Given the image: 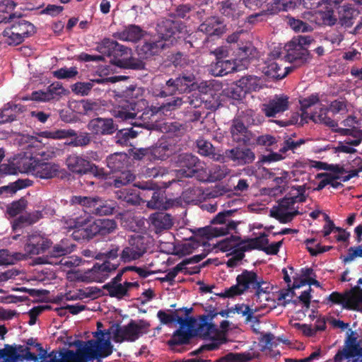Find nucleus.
<instances>
[{"label": "nucleus", "instance_id": "b1692460", "mask_svg": "<svg viewBox=\"0 0 362 362\" xmlns=\"http://www.w3.org/2000/svg\"><path fill=\"white\" fill-rule=\"evenodd\" d=\"M145 33L146 32L140 26L131 24L126 26L122 31L115 33L113 36L119 40L136 43L144 36Z\"/></svg>", "mask_w": 362, "mask_h": 362}, {"label": "nucleus", "instance_id": "5fc2aeb1", "mask_svg": "<svg viewBox=\"0 0 362 362\" xmlns=\"http://www.w3.org/2000/svg\"><path fill=\"white\" fill-rule=\"evenodd\" d=\"M356 10L351 6H344L339 20L341 26L350 28L354 23Z\"/></svg>", "mask_w": 362, "mask_h": 362}, {"label": "nucleus", "instance_id": "c9c22d12", "mask_svg": "<svg viewBox=\"0 0 362 362\" xmlns=\"http://www.w3.org/2000/svg\"><path fill=\"white\" fill-rule=\"evenodd\" d=\"M95 236L106 235L112 233L117 228V223L113 219H98L94 221Z\"/></svg>", "mask_w": 362, "mask_h": 362}, {"label": "nucleus", "instance_id": "5701e85b", "mask_svg": "<svg viewBox=\"0 0 362 362\" xmlns=\"http://www.w3.org/2000/svg\"><path fill=\"white\" fill-rule=\"evenodd\" d=\"M288 60L296 66H302L312 59V55L306 48L290 47L289 42L286 45Z\"/></svg>", "mask_w": 362, "mask_h": 362}, {"label": "nucleus", "instance_id": "f704fd0d", "mask_svg": "<svg viewBox=\"0 0 362 362\" xmlns=\"http://www.w3.org/2000/svg\"><path fill=\"white\" fill-rule=\"evenodd\" d=\"M281 66L282 64L278 62L269 59L267 62V66L264 67L263 72L276 81L281 80L288 75V71H282Z\"/></svg>", "mask_w": 362, "mask_h": 362}, {"label": "nucleus", "instance_id": "aec40b11", "mask_svg": "<svg viewBox=\"0 0 362 362\" xmlns=\"http://www.w3.org/2000/svg\"><path fill=\"white\" fill-rule=\"evenodd\" d=\"M257 77L251 76L243 77L235 84V88H231L230 97L235 100H240L242 96L250 90H256L259 87L257 84Z\"/></svg>", "mask_w": 362, "mask_h": 362}, {"label": "nucleus", "instance_id": "6e6552de", "mask_svg": "<svg viewBox=\"0 0 362 362\" xmlns=\"http://www.w3.org/2000/svg\"><path fill=\"white\" fill-rule=\"evenodd\" d=\"M96 49L103 55L111 57L110 62L117 66H123V60L130 49L117 41L105 38L98 44Z\"/></svg>", "mask_w": 362, "mask_h": 362}, {"label": "nucleus", "instance_id": "0eeeda50", "mask_svg": "<svg viewBox=\"0 0 362 362\" xmlns=\"http://www.w3.org/2000/svg\"><path fill=\"white\" fill-rule=\"evenodd\" d=\"M119 247L112 246V247L105 252V261L102 264L95 263L91 269H90L87 274H89V277L91 278L92 281H95L99 279L100 276H107L108 273L115 271L122 259L119 257Z\"/></svg>", "mask_w": 362, "mask_h": 362}, {"label": "nucleus", "instance_id": "39448f33", "mask_svg": "<svg viewBox=\"0 0 362 362\" xmlns=\"http://www.w3.org/2000/svg\"><path fill=\"white\" fill-rule=\"evenodd\" d=\"M107 166L112 173L120 172L113 180V186L119 188L133 182L135 175L130 171L124 170L129 163V158L125 153H115L107 156Z\"/></svg>", "mask_w": 362, "mask_h": 362}, {"label": "nucleus", "instance_id": "f03ea898", "mask_svg": "<svg viewBox=\"0 0 362 362\" xmlns=\"http://www.w3.org/2000/svg\"><path fill=\"white\" fill-rule=\"evenodd\" d=\"M117 96L114 116L122 121H129L146 105V100L143 98V90L136 86H129Z\"/></svg>", "mask_w": 362, "mask_h": 362}, {"label": "nucleus", "instance_id": "dca6fc26", "mask_svg": "<svg viewBox=\"0 0 362 362\" xmlns=\"http://www.w3.org/2000/svg\"><path fill=\"white\" fill-rule=\"evenodd\" d=\"M182 204L180 198H168L164 191L159 188L152 193L151 200L147 202V206L153 209L168 210Z\"/></svg>", "mask_w": 362, "mask_h": 362}, {"label": "nucleus", "instance_id": "de8ad7c7", "mask_svg": "<svg viewBox=\"0 0 362 362\" xmlns=\"http://www.w3.org/2000/svg\"><path fill=\"white\" fill-rule=\"evenodd\" d=\"M247 244L241 246L245 252L251 250H258L262 251L264 247L269 244L267 235L264 233H261L258 237L250 238L247 240Z\"/></svg>", "mask_w": 362, "mask_h": 362}, {"label": "nucleus", "instance_id": "ea45409f", "mask_svg": "<svg viewBox=\"0 0 362 362\" xmlns=\"http://www.w3.org/2000/svg\"><path fill=\"white\" fill-rule=\"evenodd\" d=\"M140 132L131 127L124 128L117 132L115 136L116 144L121 146H128L131 139H135Z\"/></svg>", "mask_w": 362, "mask_h": 362}, {"label": "nucleus", "instance_id": "58836bf2", "mask_svg": "<svg viewBox=\"0 0 362 362\" xmlns=\"http://www.w3.org/2000/svg\"><path fill=\"white\" fill-rule=\"evenodd\" d=\"M153 115V112L148 108V102L146 101L145 108H142L136 117L129 119L131 121L135 119V122H131V124L136 127H145L148 129L151 125V117Z\"/></svg>", "mask_w": 362, "mask_h": 362}, {"label": "nucleus", "instance_id": "9b49d317", "mask_svg": "<svg viewBox=\"0 0 362 362\" xmlns=\"http://www.w3.org/2000/svg\"><path fill=\"white\" fill-rule=\"evenodd\" d=\"M146 238L140 235H132L129 244L120 253V259L124 262H129L139 259L146 252Z\"/></svg>", "mask_w": 362, "mask_h": 362}, {"label": "nucleus", "instance_id": "1a4fd4ad", "mask_svg": "<svg viewBox=\"0 0 362 362\" xmlns=\"http://www.w3.org/2000/svg\"><path fill=\"white\" fill-rule=\"evenodd\" d=\"M259 276L253 271L244 269L236 277V284L228 288V298L243 294L245 292H253V288L258 287Z\"/></svg>", "mask_w": 362, "mask_h": 362}, {"label": "nucleus", "instance_id": "a18cd8bd", "mask_svg": "<svg viewBox=\"0 0 362 362\" xmlns=\"http://www.w3.org/2000/svg\"><path fill=\"white\" fill-rule=\"evenodd\" d=\"M296 6L295 0H272L267 10L271 14L293 9Z\"/></svg>", "mask_w": 362, "mask_h": 362}, {"label": "nucleus", "instance_id": "a878e982", "mask_svg": "<svg viewBox=\"0 0 362 362\" xmlns=\"http://www.w3.org/2000/svg\"><path fill=\"white\" fill-rule=\"evenodd\" d=\"M149 221L156 233L168 230L173 226L172 216L165 212L152 214L149 217Z\"/></svg>", "mask_w": 362, "mask_h": 362}, {"label": "nucleus", "instance_id": "13d9d810", "mask_svg": "<svg viewBox=\"0 0 362 362\" xmlns=\"http://www.w3.org/2000/svg\"><path fill=\"white\" fill-rule=\"evenodd\" d=\"M189 128H191V127H189L187 122L180 123L178 122H173L166 123L165 124L166 131L175 136H180L184 135Z\"/></svg>", "mask_w": 362, "mask_h": 362}, {"label": "nucleus", "instance_id": "4be33fe9", "mask_svg": "<svg viewBox=\"0 0 362 362\" xmlns=\"http://www.w3.org/2000/svg\"><path fill=\"white\" fill-rule=\"evenodd\" d=\"M194 337V333L192 334L190 331H187L180 327L173 333L170 339L168 341V344L173 351L182 352L184 349H180L177 347L189 344Z\"/></svg>", "mask_w": 362, "mask_h": 362}, {"label": "nucleus", "instance_id": "9d476101", "mask_svg": "<svg viewBox=\"0 0 362 362\" xmlns=\"http://www.w3.org/2000/svg\"><path fill=\"white\" fill-rule=\"evenodd\" d=\"M85 351L89 355L90 360L101 362L103 358L110 356L113 352V346L110 337L88 340L85 344Z\"/></svg>", "mask_w": 362, "mask_h": 362}, {"label": "nucleus", "instance_id": "412c9836", "mask_svg": "<svg viewBox=\"0 0 362 362\" xmlns=\"http://www.w3.org/2000/svg\"><path fill=\"white\" fill-rule=\"evenodd\" d=\"M288 97L281 95L270 100L268 103L262 104V111L268 117H275L276 114L288 109Z\"/></svg>", "mask_w": 362, "mask_h": 362}, {"label": "nucleus", "instance_id": "2f4dec72", "mask_svg": "<svg viewBox=\"0 0 362 362\" xmlns=\"http://www.w3.org/2000/svg\"><path fill=\"white\" fill-rule=\"evenodd\" d=\"M95 204L93 215L99 216L112 215L117 208V204L115 201L101 197H98Z\"/></svg>", "mask_w": 362, "mask_h": 362}, {"label": "nucleus", "instance_id": "774afa93", "mask_svg": "<svg viewBox=\"0 0 362 362\" xmlns=\"http://www.w3.org/2000/svg\"><path fill=\"white\" fill-rule=\"evenodd\" d=\"M2 351L5 362H19L20 356L14 346L6 344Z\"/></svg>", "mask_w": 362, "mask_h": 362}, {"label": "nucleus", "instance_id": "864d4df0", "mask_svg": "<svg viewBox=\"0 0 362 362\" xmlns=\"http://www.w3.org/2000/svg\"><path fill=\"white\" fill-rule=\"evenodd\" d=\"M80 104L82 107L81 113L85 115L93 116L102 110V105L98 101L81 100Z\"/></svg>", "mask_w": 362, "mask_h": 362}, {"label": "nucleus", "instance_id": "3c124183", "mask_svg": "<svg viewBox=\"0 0 362 362\" xmlns=\"http://www.w3.org/2000/svg\"><path fill=\"white\" fill-rule=\"evenodd\" d=\"M103 288L108 292L110 297L122 299L125 296H129L124 283L117 284H105Z\"/></svg>", "mask_w": 362, "mask_h": 362}, {"label": "nucleus", "instance_id": "393cba45", "mask_svg": "<svg viewBox=\"0 0 362 362\" xmlns=\"http://www.w3.org/2000/svg\"><path fill=\"white\" fill-rule=\"evenodd\" d=\"M230 158L238 165L252 163L255 159V155L251 149L245 147H235L229 151Z\"/></svg>", "mask_w": 362, "mask_h": 362}, {"label": "nucleus", "instance_id": "473e14b6", "mask_svg": "<svg viewBox=\"0 0 362 362\" xmlns=\"http://www.w3.org/2000/svg\"><path fill=\"white\" fill-rule=\"evenodd\" d=\"M165 43L163 40H149L145 42L140 48V52L145 58L158 55L165 47Z\"/></svg>", "mask_w": 362, "mask_h": 362}, {"label": "nucleus", "instance_id": "ddd939ff", "mask_svg": "<svg viewBox=\"0 0 362 362\" xmlns=\"http://www.w3.org/2000/svg\"><path fill=\"white\" fill-rule=\"evenodd\" d=\"M71 236L76 241H88L95 237L94 221L88 217H77L74 220Z\"/></svg>", "mask_w": 362, "mask_h": 362}, {"label": "nucleus", "instance_id": "e2e57ef3", "mask_svg": "<svg viewBox=\"0 0 362 362\" xmlns=\"http://www.w3.org/2000/svg\"><path fill=\"white\" fill-rule=\"evenodd\" d=\"M298 214H300V212L298 210H295L291 212H287L286 211L281 209H272L271 211V216L279 220L281 223H286L291 221L293 218Z\"/></svg>", "mask_w": 362, "mask_h": 362}, {"label": "nucleus", "instance_id": "0e129e2a", "mask_svg": "<svg viewBox=\"0 0 362 362\" xmlns=\"http://www.w3.org/2000/svg\"><path fill=\"white\" fill-rule=\"evenodd\" d=\"M52 74L54 77L58 79H71L74 78L78 74V71L76 66L62 67L54 71Z\"/></svg>", "mask_w": 362, "mask_h": 362}, {"label": "nucleus", "instance_id": "c03bdc74", "mask_svg": "<svg viewBox=\"0 0 362 362\" xmlns=\"http://www.w3.org/2000/svg\"><path fill=\"white\" fill-rule=\"evenodd\" d=\"M346 344L347 347L344 350L343 354L346 358L362 355V351L357 343L354 332L351 331V334L347 337Z\"/></svg>", "mask_w": 362, "mask_h": 362}, {"label": "nucleus", "instance_id": "4c0bfd02", "mask_svg": "<svg viewBox=\"0 0 362 362\" xmlns=\"http://www.w3.org/2000/svg\"><path fill=\"white\" fill-rule=\"evenodd\" d=\"M195 76L192 74H182L173 79L175 86L177 87V92L182 93L191 91L196 86Z\"/></svg>", "mask_w": 362, "mask_h": 362}, {"label": "nucleus", "instance_id": "338daca9", "mask_svg": "<svg viewBox=\"0 0 362 362\" xmlns=\"http://www.w3.org/2000/svg\"><path fill=\"white\" fill-rule=\"evenodd\" d=\"M18 351L19 357V362L25 361H33L34 362L38 361V357L34 353H31L30 348L23 345H18L14 346Z\"/></svg>", "mask_w": 362, "mask_h": 362}, {"label": "nucleus", "instance_id": "f3484780", "mask_svg": "<svg viewBox=\"0 0 362 362\" xmlns=\"http://www.w3.org/2000/svg\"><path fill=\"white\" fill-rule=\"evenodd\" d=\"M88 129L94 135H110L116 132L117 126L111 118L97 117L89 121Z\"/></svg>", "mask_w": 362, "mask_h": 362}, {"label": "nucleus", "instance_id": "052dcab7", "mask_svg": "<svg viewBox=\"0 0 362 362\" xmlns=\"http://www.w3.org/2000/svg\"><path fill=\"white\" fill-rule=\"evenodd\" d=\"M27 206V200L23 197L14 201L7 206L6 212L11 216L15 217L23 212Z\"/></svg>", "mask_w": 362, "mask_h": 362}, {"label": "nucleus", "instance_id": "4d7b16f0", "mask_svg": "<svg viewBox=\"0 0 362 362\" xmlns=\"http://www.w3.org/2000/svg\"><path fill=\"white\" fill-rule=\"evenodd\" d=\"M240 223V221L228 220V252L230 250L229 245L232 242L240 241V243H244L241 240L240 234L237 230V226Z\"/></svg>", "mask_w": 362, "mask_h": 362}, {"label": "nucleus", "instance_id": "f8f14e48", "mask_svg": "<svg viewBox=\"0 0 362 362\" xmlns=\"http://www.w3.org/2000/svg\"><path fill=\"white\" fill-rule=\"evenodd\" d=\"M52 242L51 240L35 233L27 236L24 245L25 254H19L24 258L33 257L45 252L51 247Z\"/></svg>", "mask_w": 362, "mask_h": 362}, {"label": "nucleus", "instance_id": "37998d69", "mask_svg": "<svg viewBox=\"0 0 362 362\" xmlns=\"http://www.w3.org/2000/svg\"><path fill=\"white\" fill-rule=\"evenodd\" d=\"M177 92V87L175 86L173 78L166 81L164 84L156 86L154 88L153 93L156 97L166 98L173 95Z\"/></svg>", "mask_w": 362, "mask_h": 362}, {"label": "nucleus", "instance_id": "20e7f679", "mask_svg": "<svg viewBox=\"0 0 362 362\" xmlns=\"http://www.w3.org/2000/svg\"><path fill=\"white\" fill-rule=\"evenodd\" d=\"M17 21L4 28L2 35L5 42L10 46H16L36 33L35 26L30 22L21 18V14H16Z\"/></svg>", "mask_w": 362, "mask_h": 362}, {"label": "nucleus", "instance_id": "6ab92c4d", "mask_svg": "<svg viewBox=\"0 0 362 362\" xmlns=\"http://www.w3.org/2000/svg\"><path fill=\"white\" fill-rule=\"evenodd\" d=\"M230 134L233 141L244 145L250 144L251 139L253 137L252 133L247 129L239 118H235L233 120Z\"/></svg>", "mask_w": 362, "mask_h": 362}, {"label": "nucleus", "instance_id": "bb28decb", "mask_svg": "<svg viewBox=\"0 0 362 362\" xmlns=\"http://www.w3.org/2000/svg\"><path fill=\"white\" fill-rule=\"evenodd\" d=\"M253 310L244 303L236 304L234 307L228 308V318L234 317L235 315L239 317L245 316L246 322H257L258 324L259 318L253 315Z\"/></svg>", "mask_w": 362, "mask_h": 362}, {"label": "nucleus", "instance_id": "c85d7f7f", "mask_svg": "<svg viewBox=\"0 0 362 362\" xmlns=\"http://www.w3.org/2000/svg\"><path fill=\"white\" fill-rule=\"evenodd\" d=\"M211 54L216 57V62L211 65V74L214 76H224L226 75V60L224 58L226 57L225 54V50L223 47H218L214 51L211 52Z\"/></svg>", "mask_w": 362, "mask_h": 362}, {"label": "nucleus", "instance_id": "79ce46f5", "mask_svg": "<svg viewBox=\"0 0 362 362\" xmlns=\"http://www.w3.org/2000/svg\"><path fill=\"white\" fill-rule=\"evenodd\" d=\"M197 235L201 238L210 240L214 238L226 235V227L206 226L197 229Z\"/></svg>", "mask_w": 362, "mask_h": 362}, {"label": "nucleus", "instance_id": "423d86ee", "mask_svg": "<svg viewBox=\"0 0 362 362\" xmlns=\"http://www.w3.org/2000/svg\"><path fill=\"white\" fill-rule=\"evenodd\" d=\"M149 327L150 324L144 320L138 322L131 320L127 325L123 327L115 324L112 339L116 343H122L124 341H134L143 334L146 333Z\"/></svg>", "mask_w": 362, "mask_h": 362}, {"label": "nucleus", "instance_id": "4468645a", "mask_svg": "<svg viewBox=\"0 0 362 362\" xmlns=\"http://www.w3.org/2000/svg\"><path fill=\"white\" fill-rule=\"evenodd\" d=\"M178 173L183 177H192L203 170L199 158L192 153H182L179 156Z\"/></svg>", "mask_w": 362, "mask_h": 362}, {"label": "nucleus", "instance_id": "8fccbe9b", "mask_svg": "<svg viewBox=\"0 0 362 362\" xmlns=\"http://www.w3.org/2000/svg\"><path fill=\"white\" fill-rule=\"evenodd\" d=\"M347 309L362 311V289L356 288L348 293Z\"/></svg>", "mask_w": 362, "mask_h": 362}, {"label": "nucleus", "instance_id": "603ef678", "mask_svg": "<svg viewBox=\"0 0 362 362\" xmlns=\"http://www.w3.org/2000/svg\"><path fill=\"white\" fill-rule=\"evenodd\" d=\"M307 189L306 185L292 186L291 190L287 194L290 199L293 201V205L296 203H303L306 201L308 194L305 193Z\"/></svg>", "mask_w": 362, "mask_h": 362}, {"label": "nucleus", "instance_id": "cd10ccee", "mask_svg": "<svg viewBox=\"0 0 362 362\" xmlns=\"http://www.w3.org/2000/svg\"><path fill=\"white\" fill-rule=\"evenodd\" d=\"M198 153L204 156L209 157L214 160L221 161L224 157L219 151H216L211 143L204 139H199L196 141Z\"/></svg>", "mask_w": 362, "mask_h": 362}, {"label": "nucleus", "instance_id": "e433bc0d", "mask_svg": "<svg viewBox=\"0 0 362 362\" xmlns=\"http://www.w3.org/2000/svg\"><path fill=\"white\" fill-rule=\"evenodd\" d=\"M60 356L65 362H88L89 355L85 351V345L82 348H78L76 352L73 350L67 349Z\"/></svg>", "mask_w": 362, "mask_h": 362}, {"label": "nucleus", "instance_id": "680f3d73", "mask_svg": "<svg viewBox=\"0 0 362 362\" xmlns=\"http://www.w3.org/2000/svg\"><path fill=\"white\" fill-rule=\"evenodd\" d=\"M240 245V243H238ZM245 250H243L241 246L238 245V247L233 250L230 253H228V257H231L228 259V267H235L236 266L241 264L243 259L245 257Z\"/></svg>", "mask_w": 362, "mask_h": 362}, {"label": "nucleus", "instance_id": "a211bd4d", "mask_svg": "<svg viewBox=\"0 0 362 362\" xmlns=\"http://www.w3.org/2000/svg\"><path fill=\"white\" fill-rule=\"evenodd\" d=\"M90 163L87 156L76 153L69 155L66 160L68 169L73 173L80 175L88 174Z\"/></svg>", "mask_w": 362, "mask_h": 362}, {"label": "nucleus", "instance_id": "49530a36", "mask_svg": "<svg viewBox=\"0 0 362 362\" xmlns=\"http://www.w3.org/2000/svg\"><path fill=\"white\" fill-rule=\"evenodd\" d=\"M287 25L296 33H308L313 30V27L306 21L288 16L286 19Z\"/></svg>", "mask_w": 362, "mask_h": 362}, {"label": "nucleus", "instance_id": "72a5a7b5", "mask_svg": "<svg viewBox=\"0 0 362 362\" xmlns=\"http://www.w3.org/2000/svg\"><path fill=\"white\" fill-rule=\"evenodd\" d=\"M142 192L137 193L134 189H123L116 192V197L118 199L124 201L133 206L139 205L141 202V196H144Z\"/></svg>", "mask_w": 362, "mask_h": 362}, {"label": "nucleus", "instance_id": "c756f323", "mask_svg": "<svg viewBox=\"0 0 362 362\" xmlns=\"http://www.w3.org/2000/svg\"><path fill=\"white\" fill-rule=\"evenodd\" d=\"M66 90L59 82L52 83L47 88V92H35L33 93L35 100L47 101L55 98V96H61L64 95Z\"/></svg>", "mask_w": 362, "mask_h": 362}, {"label": "nucleus", "instance_id": "7c9ffc66", "mask_svg": "<svg viewBox=\"0 0 362 362\" xmlns=\"http://www.w3.org/2000/svg\"><path fill=\"white\" fill-rule=\"evenodd\" d=\"M75 247L76 245L71 243L69 239H62L49 251V257L52 259L67 255L71 254L74 250Z\"/></svg>", "mask_w": 362, "mask_h": 362}, {"label": "nucleus", "instance_id": "6e6d98bb", "mask_svg": "<svg viewBox=\"0 0 362 362\" xmlns=\"http://www.w3.org/2000/svg\"><path fill=\"white\" fill-rule=\"evenodd\" d=\"M202 196V190L198 187H189L182 194V199L188 204L200 201Z\"/></svg>", "mask_w": 362, "mask_h": 362}, {"label": "nucleus", "instance_id": "bf43d9fd", "mask_svg": "<svg viewBox=\"0 0 362 362\" xmlns=\"http://www.w3.org/2000/svg\"><path fill=\"white\" fill-rule=\"evenodd\" d=\"M32 185V182L28 179H18L13 182L9 183L8 185L2 187L4 192L11 194H15L17 191L26 188Z\"/></svg>", "mask_w": 362, "mask_h": 362}, {"label": "nucleus", "instance_id": "69168bd1", "mask_svg": "<svg viewBox=\"0 0 362 362\" xmlns=\"http://www.w3.org/2000/svg\"><path fill=\"white\" fill-rule=\"evenodd\" d=\"M175 315L177 317L176 322L180 325V327L183 329L187 328V331H190V332L193 334L195 328L197 326L198 318L196 319L194 317H187L183 318L180 317L177 313H175Z\"/></svg>", "mask_w": 362, "mask_h": 362}, {"label": "nucleus", "instance_id": "a19ab883", "mask_svg": "<svg viewBox=\"0 0 362 362\" xmlns=\"http://www.w3.org/2000/svg\"><path fill=\"white\" fill-rule=\"evenodd\" d=\"M329 111L328 107H320L319 111H315L311 114V120L315 123L324 124L329 127H337L338 126L337 122L327 116Z\"/></svg>", "mask_w": 362, "mask_h": 362}, {"label": "nucleus", "instance_id": "09e8293b", "mask_svg": "<svg viewBox=\"0 0 362 362\" xmlns=\"http://www.w3.org/2000/svg\"><path fill=\"white\" fill-rule=\"evenodd\" d=\"M99 197H82L75 196L72 198V202L74 204H78L84 207V211L90 214H93Z\"/></svg>", "mask_w": 362, "mask_h": 362}, {"label": "nucleus", "instance_id": "7ed1b4c3", "mask_svg": "<svg viewBox=\"0 0 362 362\" xmlns=\"http://www.w3.org/2000/svg\"><path fill=\"white\" fill-rule=\"evenodd\" d=\"M221 315H226V310L217 312L215 308L210 310L207 314L198 317L197 326L194 331V335L203 339H212L218 341V344L226 342V320L220 322V328L214 322V320Z\"/></svg>", "mask_w": 362, "mask_h": 362}, {"label": "nucleus", "instance_id": "f257e3e1", "mask_svg": "<svg viewBox=\"0 0 362 362\" xmlns=\"http://www.w3.org/2000/svg\"><path fill=\"white\" fill-rule=\"evenodd\" d=\"M247 34L241 29L228 36V57H233L228 59V74L237 72L247 69L250 61L257 54V49L250 42L244 44L241 36Z\"/></svg>", "mask_w": 362, "mask_h": 362}, {"label": "nucleus", "instance_id": "2eb2a0df", "mask_svg": "<svg viewBox=\"0 0 362 362\" xmlns=\"http://www.w3.org/2000/svg\"><path fill=\"white\" fill-rule=\"evenodd\" d=\"M26 171L40 179H51L58 175L59 166L55 163L39 162L35 160L29 163Z\"/></svg>", "mask_w": 362, "mask_h": 362}]
</instances>
